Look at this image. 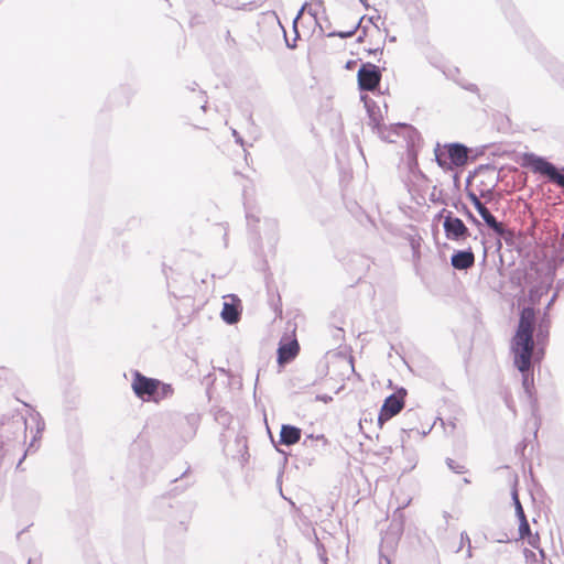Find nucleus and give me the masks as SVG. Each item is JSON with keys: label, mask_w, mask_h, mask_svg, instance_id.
I'll use <instances>...</instances> for the list:
<instances>
[{"label": "nucleus", "mask_w": 564, "mask_h": 564, "mask_svg": "<svg viewBox=\"0 0 564 564\" xmlns=\"http://www.w3.org/2000/svg\"><path fill=\"white\" fill-rule=\"evenodd\" d=\"M534 318L535 315L532 308H523L517 332L511 340L510 350L513 355V365L519 371L532 368Z\"/></svg>", "instance_id": "nucleus-1"}, {"label": "nucleus", "mask_w": 564, "mask_h": 564, "mask_svg": "<svg viewBox=\"0 0 564 564\" xmlns=\"http://www.w3.org/2000/svg\"><path fill=\"white\" fill-rule=\"evenodd\" d=\"M131 388L135 397L143 402L160 403L174 394L172 384L147 377L138 370L132 372Z\"/></svg>", "instance_id": "nucleus-2"}, {"label": "nucleus", "mask_w": 564, "mask_h": 564, "mask_svg": "<svg viewBox=\"0 0 564 564\" xmlns=\"http://www.w3.org/2000/svg\"><path fill=\"white\" fill-rule=\"evenodd\" d=\"M435 161L444 170L464 166L468 161V148L462 143H451L445 145V150L436 147Z\"/></svg>", "instance_id": "nucleus-3"}, {"label": "nucleus", "mask_w": 564, "mask_h": 564, "mask_svg": "<svg viewBox=\"0 0 564 564\" xmlns=\"http://www.w3.org/2000/svg\"><path fill=\"white\" fill-rule=\"evenodd\" d=\"M523 160L524 164L531 167L534 173L547 176L551 182L564 188V174L560 173L557 167L546 159L534 153H527Z\"/></svg>", "instance_id": "nucleus-4"}, {"label": "nucleus", "mask_w": 564, "mask_h": 564, "mask_svg": "<svg viewBox=\"0 0 564 564\" xmlns=\"http://www.w3.org/2000/svg\"><path fill=\"white\" fill-rule=\"evenodd\" d=\"M476 189L479 196L487 202L492 198L494 191L499 182V173L492 166H480L476 172Z\"/></svg>", "instance_id": "nucleus-5"}, {"label": "nucleus", "mask_w": 564, "mask_h": 564, "mask_svg": "<svg viewBox=\"0 0 564 564\" xmlns=\"http://www.w3.org/2000/svg\"><path fill=\"white\" fill-rule=\"evenodd\" d=\"M361 100L365 102V107L367 108V112L369 116V126L378 133V135L388 142H394L392 134L395 133L397 128H408L405 124H398L395 128L387 129L381 124V117L379 115V110L376 111V105L372 100H370L367 96H361Z\"/></svg>", "instance_id": "nucleus-6"}, {"label": "nucleus", "mask_w": 564, "mask_h": 564, "mask_svg": "<svg viewBox=\"0 0 564 564\" xmlns=\"http://www.w3.org/2000/svg\"><path fill=\"white\" fill-rule=\"evenodd\" d=\"M358 87L364 91H373L380 84L381 70L372 63H364L357 73Z\"/></svg>", "instance_id": "nucleus-7"}, {"label": "nucleus", "mask_w": 564, "mask_h": 564, "mask_svg": "<svg viewBox=\"0 0 564 564\" xmlns=\"http://www.w3.org/2000/svg\"><path fill=\"white\" fill-rule=\"evenodd\" d=\"M405 395L406 390L404 388H400L397 392L386 398L379 413V423L390 420L403 409Z\"/></svg>", "instance_id": "nucleus-8"}, {"label": "nucleus", "mask_w": 564, "mask_h": 564, "mask_svg": "<svg viewBox=\"0 0 564 564\" xmlns=\"http://www.w3.org/2000/svg\"><path fill=\"white\" fill-rule=\"evenodd\" d=\"M443 227L446 238L452 241H463L470 235L464 221L452 212L444 217Z\"/></svg>", "instance_id": "nucleus-9"}, {"label": "nucleus", "mask_w": 564, "mask_h": 564, "mask_svg": "<svg viewBox=\"0 0 564 564\" xmlns=\"http://www.w3.org/2000/svg\"><path fill=\"white\" fill-rule=\"evenodd\" d=\"M475 263V256L470 248L456 251L451 258V264L456 270H467Z\"/></svg>", "instance_id": "nucleus-10"}, {"label": "nucleus", "mask_w": 564, "mask_h": 564, "mask_svg": "<svg viewBox=\"0 0 564 564\" xmlns=\"http://www.w3.org/2000/svg\"><path fill=\"white\" fill-rule=\"evenodd\" d=\"M232 302H225L221 311V318L229 325L236 324L240 319V301L236 295H230Z\"/></svg>", "instance_id": "nucleus-11"}, {"label": "nucleus", "mask_w": 564, "mask_h": 564, "mask_svg": "<svg viewBox=\"0 0 564 564\" xmlns=\"http://www.w3.org/2000/svg\"><path fill=\"white\" fill-rule=\"evenodd\" d=\"M301 435H302L301 429H299L294 425L283 424L281 426V432H280V444L286 445V446L294 445L301 440Z\"/></svg>", "instance_id": "nucleus-12"}, {"label": "nucleus", "mask_w": 564, "mask_h": 564, "mask_svg": "<svg viewBox=\"0 0 564 564\" xmlns=\"http://www.w3.org/2000/svg\"><path fill=\"white\" fill-rule=\"evenodd\" d=\"M299 343L296 339L291 340L286 344L280 345L278 349V361L280 364H285L291 361L299 352Z\"/></svg>", "instance_id": "nucleus-13"}, {"label": "nucleus", "mask_w": 564, "mask_h": 564, "mask_svg": "<svg viewBox=\"0 0 564 564\" xmlns=\"http://www.w3.org/2000/svg\"><path fill=\"white\" fill-rule=\"evenodd\" d=\"M30 422H31L32 424H34V425H35V430H36V432H35V434L33 435V438H32V441H31V443H30V446H29L28 451L24 453V455L22 456V458L19 460V463H18V465H17V467H18V468H19V467H20V465L22 464V460L25 458L26 453H28V452L31 449V447H33V446L35 445V443L41 438L42 433H43V431H44V429H45V422H44V420L42 419V416H41V414H40L39 412H34V413H32V414L30 415Z\"/></svg>", "instance_id": "nucleus-14"}, {"label": "nucleus", "mask_w": 564, "mask_h": 564, "mask_svg": "<svg viewBox=\"0 0 564 564\" xmlns=\"http://www.w3.org/2000/svg\"><path fill=\"white\" fill-rule=\"evenodd\" d=\"M485 224L499 237L507 238L511 232L505 228V226L496 219V217L489 212L481 217Z\"/></svg>", "instance_id": "nucleus-15"}, {"label": "nucleus", "mask_w": 564, "mask_h": 564, "mask_svg": "<svg viewBox=\"0 0 564 564\" xmlns=\"http://www.w3.org/2000/svg\"><path fill=\"white\" fill-rule=\"evenodd\" d=\"M400 535L401 527L398 525L394 528L393 525H391L390 531H388L382 538L381 549L388 547L390 550H393L398 543V540L400 539Z\"/></svg>", "instance_id": "nucleus-16"}, {"label": "nucleus", "mask_w": 564, "mask_h": 564, "mask_svg": "<svg viewBox=\"0 0 564 564\" xmlns=\"http://www.w3.org/2000/svg\"><path fill=\"white\" fill-rule=\"evenodd\" d=\"M7 430L10 431L12 434H25V431L28 429V421L24 420V419H17V420H12L11 422L8 423L7 425Z\"/></svg>", "instance_id": "nucleus-17"}, {"label": "nucleus", "mask_w": 564, "mask_h": 564, "mask_svg": "<svg viewBox=\"0 0 564 564\" xmlns=\"http://www.w3.org/2000/svg\"><path fill=\"white\" fill-rule=\"evenodd\" d=\"M319 443L323 447H325L328 444L326 437L323 434H321V435L310 434L303 441L304 446L312 447V448H317Z\"/></svg>", "instance_id": "nucleus-18"}, {"label": "nucleus", "mask_w": 564, "mask_h": 564, "mask_svg": "<svg viewBox=\"0 0 564 564\" xmlns=\"http://www.w3.org/2000/svg\"><path fill=\"white\" fill-rule=\"evenodd\" d=\"M511 498H512V502H513V506H514L516 516H517L518 520L527 518L525 513H524V510H523V507H522V505L520 502L518 490H517L516 487L511 491Z\"/></svg>", "instance_id": "nucleus-19"}, {"label": "nucleus", "mask_w": 564, "mask_h": 564, "mask_svg": "<svg viewBox=\"0 0 564 564\" xmlns=\"http://www.w3.org/2000/svg\"><path fill=\"white\" fill-rule=\"evenodd\" d=\"M522 375V387L529 395H531V390L533 388V373L530 370L520 371Z\"/></svg>", "instance_id": "nucleus-20"}, {"label": "nucleus", "mask_w": 564, "mask_h": 564, "mask_svg": "<svg viewBox=\"0 0 564 564\" xmlns=\"http://www.w3.org/2000/svg\"><path fill=\"white\" fill-rule=\"evenodd\" d=\"M200 417L198 414L192 413L185 416V422L189 426V434L194 435L198 424H199Z\"/></svg>", "instance_id": "nucleus-21"}, {"label": "nucleus", "mask_w": 564, "mask_h": 564, "mask_svg": "<svg viewBox=\"0 0 564 564\" xmlns=\"http://www.w3.org/2000/svg\"><path fill=\"white\" fill-rule=\"evenodd\" d=\"M212 2L214 4L224 6L226 8H230V9H235V10H240L246 7L245 3L241 4L238 0H212Z\"/></svg>", "instance_id": "nucleus-22"}, {"label": "nucleus", "mask_w": 564, "mask_h": 564, "mask_svg": "<svg viewBox=\"0 0 564 564\" xmlns=\"http://www.w3.org/2000/svg\"><path fill=\"white\" fill-rule=\"evenodd\" d=\"M527 542L530 546L533 549L539 550V554L542 558H544V551L540 547V536L538 533H530L528 536H525Z\"/></svg>", "instance_id": "nucleus-23"}, {"label": "nucleus", "mask_w": 564, "mask_h": 564, "mask_svg": "<svg viewBox=\"0 0 564 564\" xmlns=\"http://www.w3.org/2000/svg\"><path fill=\"white\" fill-rule=\"evenodd\" d=\"M519 536L520 539H525V536H528L531 532L530 530V524H529V521L527 518H523V519H519Z\"/></svg>", "instance_id": "nucleus-24"}, {"label": "nucleus", "mask_w": 564, "mask_h": 564, "mask_svg": "<svg viewBox=\"0 0 564 564\" xmlns=\"http://www.w3.org/2000/svg\"><path fill=\"white\" fill-rule=\"evenodd\" d=\"M358 28H359V23L355 24L349 31L329 32L327 34V36L328 37L338 36L341 39H348V37H351L356 33Z\"/></svg>", "instance_id": "nucleus-25"}, {"label": "nucleus", "mask_w": 564, "mask_h": 564, "mask_svg": "<svg viewBox=\"0 0 564 564\" xmlns=\"http://www.w3.org/2000/svg\"><path fill=\"white\" fill-rule=\"evenodd\" d=\"M446 465L455 474H464V473H466V467L463 464H460V463H458V462H456V460H454L452 458H447L446 459Z\"/></svg>", "instance_id": "nucleus-26"}, {"label": "nucleus", "mask_w": 564, "mask_h": 564, "mask_svg": "<svg viewBox=\"0 0 564 564\" xmlns=\"http://www.w3.org/2000/svg\"><path fill=\"white\" fill-rule=\"evenodd\" d=\"M467 197L470 199L475 208L482 204V202L479 199L480 196H478L474 191H469L467 193Z\"/></svg>", "instance_id": "nucleus-27"}, {"label": "nucleus", "mask_w": 564, "mask_h": 564, "mask_svg": "<svg viewBox=\"0 0 564 564\" xmlns=\"http://www.w3.org/2000/svg\"><path fill=\"white\" fill-rule=\"evenodd\" d=\"M444 429L447 434H453L456 430V422L455 421H448L447 423H444Z\"/></svg>", "instance_id": "nucleus-28"}, {"label": "nucleus", "mask_w": 564, "mask_h": 564, "mask_svg": "<svg viewBox=\"0 0 564 564\" xmlns=\"http://www.w3.org/2000/svg\"><path fill=\"white\" fill-rule=\"evenodd\" d=\"M524 556H525V560H527V563L529 564H532L534 562H536V554L532 551H529V550H525L524 551Z\"/></svg>", "instance_id": "nucleus-29"}, {"label": "nucleus", "mask_w": 564, "mask_h": 564, "mask_svg": "<svg viewBox=\"0 0 564 564\" xmlns=\"http://www.w3.org/2000/svg\"><path fill=\"white\" fill-rule=\"evenodd\" d=\"M471 542H470V539L468 536V534L466 532H462L460 533V546L458 547L457 552L465 545H469Z\"/></svg>", "instance_id": "nucleus-30"}, {"label": "nucleus", "mask_w": 564, "mask_h": 564, "mask_svg": "<svg viewBox=\"0 0 564 564\" xmlns=\"http://www.w3.org/2000/svg\"><path fill=\"white\" fill-rule=\"evenodd\" d=\"M496 542L498 543H508L510 542V538L508 535V533H500L496 539H495Z\"/></svg>", "instance_id": "nucleus-31"}, {"label": "nucleus", "mask_w": 564, "mask_h": 564, "mask_svg": "<svg viewBox=\"0 0 564 564\" xmlns=\"http://www.w3.org/2000/svg\"><path fill=\"white\" fill-rule=\"evenodd\" d=\"M462 87L465 88L466 90L471 91V93H477L478 91V87L475 84H467V85L462 84Z\"/></svg>", "instance_id": "nucleus-32"}, {"label": "nucleus", "mask_w": 564, "mask_h": 564, "mask_svg": "<svg viewBox=\"0 0 564 564\" xmlns=\"http://www.w3.org/2000/svg\"><path fill=\"white\" fill-rule=\"evenodd\" d=\"M232 137L235 138L236 143L243 145V140L240 137V134L237 132V130L232 129Z\"/></svg>", "instance_id": "nucleus-33"}, {"label": "nucleus", "mask_w": 564, "mask_h": 564, "mask_svg": "<svg viewBox=\"0 0 564 564\" xmlns=\"http://www.w3.org/2000/svg\"><path fill=\"white\" fill-rule=\"evenodd\" d=\"M476 209L481 217L485 216L487 213H489V209L485 206L484 203L480 206H478Z\"/></svg>", "instance_id": "nucleus-34"}, {"label": "nucleus", "mask_w": 564, "mask_h": 564, "mask_svg": "<svg viewBox=\"0 0 564 564\" xmlns=\"http://www.w3.org/2000/svg\"><path fill=\"white\" fill-rule=\"evenodd\" d=\"M464 210L469 219H471L475 224L479 225L480 223L477 220V218L464 206Z\"/></svg>", "instance_id": "nucleus-35"}, {"label": "nucleus", "mask_w": 564, "mask_h": 564, "mask_svg": "<svg viewBox=\"0 0 564 564\" xmlns=\"http://www.w3.org/2000/svg\"><path fill=\"white\" fill-rule=\"evenodd\" d=\"M6 443L4 442H0V455L4 456L8 452H9V448H6Z\"/></svg>", "instance_id": "nucleus-36"}, {"label": "nucleus", "mask_w": 564, "mask_h": 564, "mask_svg": "<svg viewBox=\"0 0 564 564\" xmlns=\"http://www.w3.org/2000/svg\"><path fill=\"white\" fill-rule=\"evenodd\" d=\"M316 399L321 400V401H323L325 403L332 401V397H329V395H317Z\"/></svg>", "instance_id": "nucleus-37"}, {"label": "nucleus", "mask_w": 564, "mask_h": 564, "mask_svg": "<svg viewBox=\"0 0 564 564\" xmlns=\"http://www.w3.org/2000/svg\"><path fill=\"white\" fill-rule=\"evenodd\" d=\"M556 296H557V293H554L553 296L551 297L550 302L546 305V310H549L551 307V305L554 303Z\"/></svg>", "instance_id": "nucleus-38"}, {"label": "nucleus", "mask_w": 564, "mask_h": 564, "mask_svg": "<svg viewBox=\"0 0 564 564\" xmlns=\"http://www.w3.org/2000/svg\"><path fill=\"white\" fill-rule=\"evenodd\" d=\"M467 557H471L473 554H471V543L469 545H467V554H466Z\"/></svg>", "instance_id": "nucleus-39"}, {"label": "nucleus", "mask_w": 564, "mask_h": 564, "mask_svg": "<svg viewBox=\"0 0 564 564\" xmlns=\"http://www.w3.org/2000/svg\"><path fill=\"white\" fill-rule=\"evenodd\" d=\"M546 280H547V288H546V290H547L551 286L552 282H553V275L547 276Z\"/></svg>", "instance_id": "nucleus-40"}, {"label": "nucleus", "mask_w": 564, "mask_h": 564, "mask_svg": "<svg viewBox=\"0 0 564 564\" xmlns=\"http://www.w3.org/2000/svg\"><path fill=\"white\" fill-rule=\"evenodd\" d=\"M366 9L369 8V4L367 3V0H359Z\"/></svg>", "instance_id": "nucleus-41"}, {"label": "nucleus", "mask_w": 564, "mask_h": 564, "mask_svg": "<svg viewBox=\"0 0 564 564\" xmlns=\"http://www.w3.org/2000/svg\"><path fill=\"white\" fill-rule=\"evenodd\" d=\"M303 10H304V7H302V9H300V12H299V14H297V17H296L295 21H296V20L299 19V17L302 14Z\"/></svg>", "instance_id": "nucleus-42"}, {"label": "nucleus", "mask_w": 564, "mask_h": 564, "mask_svg": "<svg viewBox=\"0 0 564 564\" xmlns=\"http://www.w3.org/2000/svg\"><path fill=\"white\" fill-rule=\"evenodd\" d=\"M444 518L447 520L448 518H451V514L448 512H444Z\"/></svg>", "instance_id": "nucleus-43"}, {"label": "nucleus", "mask_w": 564, "mask_h": 564, "mask_svg": "<svg viewBox=\"0 0 564 564\" xmlns=\"http://www.w3.org/2000/svg\"><path fill=\"white\" fill-rule=\"evenodd\" d=\"M387 564H391L390 560L388 557H384Z\"/></svg>", "instance_id": "nucleus-44"}, {"label": "nucleus", "mask_w": 564, "mask_h": 564, "mask_svg": "<svg viewBox=\"0 0 564 564\" xmlns=\"http://www.w3.org/2000/svg\"><path fill=\"white\" fill-rule=\"evenodd\" d=\"M28 564H33V563H32V560H29Z\"/></svg>", "instance_id": "nucleus-45"}]
</instances>
